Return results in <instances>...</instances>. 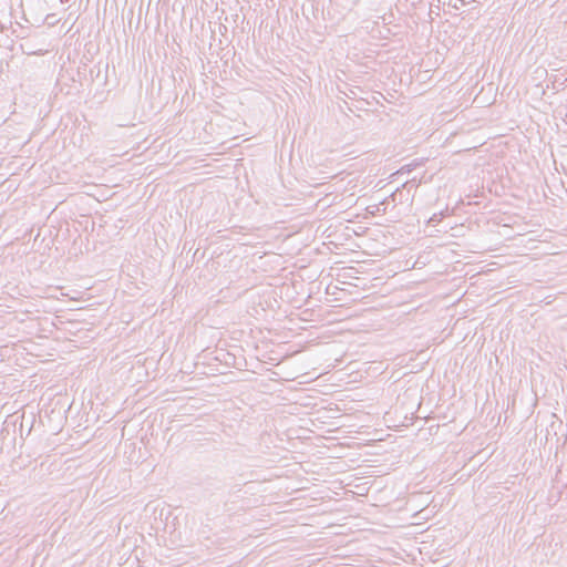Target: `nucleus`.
Wrapping results in <instances>:
<instances>
[{"mask_svg": "<svg viewBox=\"0 0 567 567\" xmlns=\"http://www.w3.org/2000/svg\"><path fill=\"white\" fill-rule=\"evenodd\" d=\"M398 193H399V189H396L395 192H393L388 198H385L384 200H382L378 206H377V210L379 213H385L386 212V205L391 200L393 203L396 202V196H398Z\"/></svg>", "mask_w": 567, "mask_h": 567, "instance_id": "obj_1", "label": "nucleus"}, {"mask_svg": "<svg viewBox=\"0 0 567 567\" xmlns=\"http://www.w3.org/2000/svg\"><path fill=\"white\" fill-rule=\"evenodd\" d=\"M443 213H437V214H433L429 220H427V224L431 225V226H436L443 218Z\"/></svg>", "mask_w": 567, "mask_h": 567, "instance_id": "obj_2", "label": "nucleus"}, {"mask_svg": "<svg viewBox=\"0 0 567 567\" xmlns=\"http://www.w3.org/2000/svg\"><path fill=\"white\" fill-rule=\"evenodd\" d=\"M564 116V121L567 123V107L565 109V112H560Z\"/></svg>", "mask_w": 567, "mask_h": 567, "instance_id": "obj_3", "label": "nucleus"}]
</instances>
